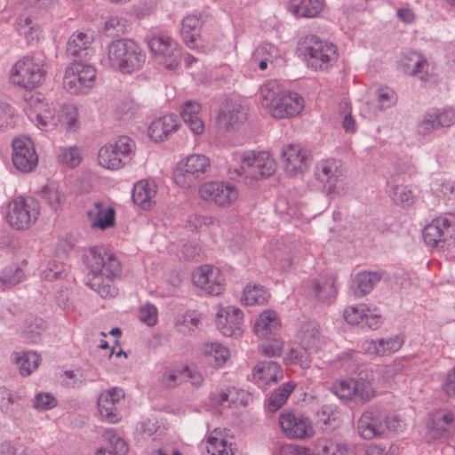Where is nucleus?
Returning <instances> with one entry per match:
<instances>
[{
    "instance_id": "obj_1",
    "label": "nucleus",
    "mask_w": 455,
    "mask_h": 455,
    "mask_svg": "<svg viewBox=\"0 0 455 455\" xmlns=\"http://www.w3.org/2000/svg\"><path fill=\"white\" fill-rule=\"evenodd\" d=\"M89 269L86 284L102 298H114L118 290L113 279L122 272L119 260L104 246L89 249L84 256Z\"/></svg>"
},
{
    "instance_id": "obj_2",
    "label": "nucleus",
    "mask_w": 455,
    "mask_h": 455,
    "mask_svg": "<svg viewBox=\"0 0 455 455\" xmlns=\"http://www.w3.org/2000/svg\"><path fill=\"white\" fill-rule=\"evenodd\" d=\"M108 49L110 66L123 74H132L140 69L145 63L146 55L133 40L113 41Z\"/></svg>"
},
{
    "instance_id": "obj_3",
    "label": "nucleus",
    "mask_w": 455,
    "mask_h": 455,
    "mask_svg": "<svg viewBox=\"0 0 455 455\" xmlns=\"http://www.w3.org/2000/svg\"><path fill=\"white\" fill-rule=\"evenodd\" d=\"M44 56L36 52L32 56H25L12 67L10 74L12 84L28 91L39 87L44 81Z\"/></svg>"
},
{
    "instance_id": "obj_4",
    "label": "nucleus",
    "mask_w": 455,
    "mask_h": 455,
    "mask_svg": "<svg viewBox=\"0 0 455 455\" xmlns=\"http://www.w3.org/2000/svg\"><path fill=\"white\" fill-rule=\"evenodd\" d=\"M39 203L33 197L19 196L7 205L6 220L17 230L30 228L38 219Z\"/></svg>"
},
{
    "instance_id": "obj_5",
    "label": "nucleus",
    "mask_w": 455,
    "mask_h": 455,
    "mask_svg": "<svg viewBox=\"0 0 455 455\" xmlns=\"http://www.w3.org/2000/svg\"><path fill=\"white\" fill-rule=\"evenodd\" d=\"M315 175L323 183V189L331 198L345 196L347 192L339 161L327 159L315 166Z\"/></svg>"
},
{
    "instance_id": "obj_6",
    "label": "nucleus",
    "mask_w": 455,
    "mask_h": 455,
    "mask_svg": "<svg viewBox=\"0 0 455 455\" xmlns=\"http://www.w3.org/2000/svg\"><path fill=\"white\" fill-rule=\"evenodd\" d=\"M134 142L127 136L119 137L114 144L102 147L98 154L99 164L109 170H118L128 164L133 154Z\"/></svg>"
},
{
    "instance_id": "obj_7",
    "label": "nucleus",
    "mask_w": 455,
    "mask_h": 455,
    "mask_svg": "<svg viewBox=\"0 0 455 455\" xmlns=\"http://www.w3.org/2000/svg\"><path fill=\"white\" fill-rule=\"evenodd\" d=\"M304 56L307 66L314 70L327 69L337 60L336 46L331 43L323 42L316 36L307 38Z\"/></svg>"
},
{
    "instance_id": "obj_8",
    "label": "nucleus",
    "mask_w": 455,
    "mask_h": 455,
    "mask_svg": "<svg viewBox=\"0 0 455 455\" xmlns=\"http://www.w3.org/2000/svg\"><path fill=\"white\" fill-rule=\"evenodd\" d=\"M95 77L92 66L75 60L66 68L63 85L71 94L84 93L93 86Z\"/></svg>"
},
{
    "instance_id": "obj_9",
    "label": "nucleus",
    "mask_w": 455,
    "mask_h": 455,
    "mask_svg": "<svg viewBox=\"0 0 455 455\" xmlns=\"http://www.w3.org/2000/svg\"><path fill=\"white\" fill-rule=\"evenodd\" d=\"M150 52L160 65L167 69H175L181 60L178 44L169 37L155 36L148 42Z\"/></svg>"
},
{
    "instance_id": "obj_10",
    "label": "nucleus",
    "mask_w": 455,
    "mask_h": 455,
    "mask_svg": "<svg viewBox=\"0 0 455 455\" xmlns=\"http://www.w3.org/2000/svg\"><path fill=\"white\" fill-rule=\"evenodd\" d=\"M12 163L21 172L28 173L38 164V156L34 143L28 137H18L12 140Z\"/></svg>"
},
{
    "instance_id": "obj_11",
    "label": "nucleus",
    "mask_w": 455,
    "mask_h": 455,
    "mask_svg": "<svg viewBox=\"0 0 455 455\" xmlns=\"http://www.w3.org/2000/svg\"><path fill=\"white\" fill-rule=\"evenodd\" d=\"M279 424L283 432L291 439H306L314 435V428L310 419L303 415L292 412L282 413Z\"/></svg>"
},
{
    "instance_id": "obj_12",
    "label": "nucleus",
    "mask_w": 455,
    "mask_h": 455,
    "mask_svg": "<svg viewBox=\"0 0 455 455\" xmlns=\"http://www.w3.org/2000/svg\"><path fill=\"white\" fill-rule=\"evenodd\" d=\"M202 199L214 202L219 206H229L238 198V191L233 185L223 182L204 183L199 190Z\"/></svg>"
},
{
    "instance_id": "obj_13",
    "label": "nucleus",
    "mask_w": 455,
    "mask_h": 455,
    "mask_svg": "<svg viewBox=\"0 0 455 455\" xmlns=\"http://www.w3.org/2000/svg\"><path fill=\"white\" fill-rule=\"evenodd\" d=\"M192 280L195 285L209 295L217 296L224 291V279L220 270L210 265H204L194 270Z\"/></svg>"
},
{
    "instance_id": "obj_14",
    "label": "nucleus",
    "mask_w": 455,
    "mask_h": 455,
    "mask_svg": "<svg viewBox=\"0 0 455 455\" xmlns=\"http://www.w3.org/2000/svg\"><path fill=\"white\" fill-rule=\"evenodd\" d=\"M243 314L238 307H221L216 315V325L224 336L238 338L243 333Z\"/></svg>"
},
{
    "instance_id": "obj_15",
    "label": "nucleus",
    "mask_w": 455,
    "mask_h": 455,
    "mask_svg": "<svg viewBox=\"0 0 455 455\" xmlns=\"http://www.w3.org/2000/svg\"><path fill=\"white\" fill-rule=\"evenodd\" d=\"M422 235L427 244L437 247L449 239L453 237L455 239V228L451 225L449 219L439 217L434 219L430 224L424 228Z\"/></svg>"
},
{
    "instance_id": "obj_16",
    "label": "nucleus",
    "mask_w": 455,
    "mask_h": 455,
    "mask_svg": "<svg viewBox=\"0 0 455 455\" xmlns=\"http://www.w3.org/2000/svg\"><path fill=\"white\" fill-rule=\"evenodd\" d=\"M281 156L284 171L289 175L296 176L307 169V155L299 145H286L283 147Z\"/></svg>"
},
{
    "instance_id": "obj_17",
    "label": "nucleus",
    "mask_w": 455,
    "mask_h": 455,
    "mask_svg": "<svg viewBox=\"0 0 455 455\" xmlns=\"http://www.w3.org/2000/svg\"><path fill=\"white\" fill-rule=\"evenodd\" d=\"M245 108L239 103L226 100L220 107L217 117V124L220 128L229 132L246 120Z\"/></svg>"
},
{
    "instance_id": "obj_18",
    "label": "nucleus",
    "mask_w": 455,
    "mask_h": 455,
    "mask_svg": "<svg viewBox=\"0 0 455 455\" xmlns=\"http://www.w3.org/2000/svg\"><path fill=\"white\" fill-rule=\"evenodd\" d=\"M304 107V100L296 92H284L271 108L270 114L275 119L291 118L298 115Z\"/></svg>"
},
{
    "instance_id": "obj_19",
    "label": "nucleus",
    "mask_w": 455,
    "mask_h": 455,
    "mask_svg": "<svg viewBox=\"0 0 455 455\" xmlns=\"http://www.w3.org/2000/svg\"><path fill=\"white\" fill-rule=\"evenodd\" d=\"M124 397V392L120 387H112L100 395L98 398L99 411L108 422L116 423L119 420L116 405Z\"/></svg>"
},
{
    "instance_id": "obj_20",
    "label": "nucleus",
    "mask_w": 455,
    "mask_h": 455,
    "mask_svg": "<svg viewBox=\"0 0 455 455\" xmlns=\"http://www.w3.org/2000/svg\"><path fill=\"white\" fill-rule=\"evenodd\" d=\"M383 427V417L373 410L363 412L357 423L360 435L367 440L382 435Z\"/></svg>"
},
{
    "instance_id": "obj_21",
    "label": "nucleus",
    "mask_w": 455,
    "mask_h": 455,
    "mask_svg": "<svg viewBox=\"0 0 455 455\" xmlns=\"http://www.w3.org/2000/svg\"><path fill=\"white\" fill-rule=\"evenodd\" d=\"M204 21L202 14L199 16L189 14L182 20L180 35L183 42L189 48L198 46V42L201 41V26Z\"/></svg>"
},
{
    "instance_id": "obj_22",
    "label": "nucleus",
    "mask_w": 455,
    "mask_h": 455,
    "mask_svg": "<svg viewBox=\"0 0 455 455\" xmlns=\"http://www.w3.org/2000/svg\"><path fill=\"white\" fill-rule=\"evenodd\" d=\"M156 194V185L154 181L140 180L132 189V201L144 210H149L155 204L153 198Z\"/></svg>"
},
{
    "instance_id": "obj_23",
    "label": "nucleus",
    "mask_w": 455,
    "mask_h": 455,
    "mask_svg": "<svg viewBox=\"0 0 455 455\" xmlns=\"http://www.w3.org/2000/svg\"><path fill=\"white\" fill-rule=\"evenodd\" d=\"M281 327L280 320L273 310L263 311L254 323V331L260 338H267L270 335L275 336Z\"/></svg>"
},
{
    "instance_id": "obj_24",
    "label": "nucleus",
    "mask_w": 455,
    "mask_h": 455,
    "mask_svg": "<svg viewBox=\"0 0 455 455\" xmlns=\"http://www.w3.org/2000/svg\"><path fill=\"white\" fill-rule=\"evenodd\" d=\"M383 276L382 272L379 271H363L358 273L353 281L355 285L354 295L355 297H363L370 293L375 284L379 283Z\"/></svg>"
},
{
    "instance_id": "obj_25",
    "label": "nucleus",
    "mask_w": 455,
    "mask_h": 455,
    "mask_svg": "<svg viewBox=\"0 0 455 455\" xmlns=\"http://www.w3.org/2000/svg\"><path fill=\"white\" fill-rule=\"evenodd\" d=\"M201 110V105L196 101H187L182 106L180 117L188 124L195 134H202L204 130V122L199 118L198 114Z\"/></svg>"
},
{
    "instance_id": "obj_26",
    "label": "nucleus",
    "mask_w": 455,
    "mask_h": 455,
    "mask_svg": "<svg viewBox=\"0 0 455 455\" xmlns=\"http://www.w3.org/2000/svg\"><path fill=\"white\" fill-rule=\"evenodd\" d=\"M402 344L403 341L398 337L371 339L366 341L364 349L371 355L386 356L399 350Z\"/></svg>"
},
{
    "instance_id": "obj_27",
    "label": "nucleus",
    "mask_w": 455,
    "mask_h": 455,
    "mask_svg": "<svg viewBox=\"0 0 455 455\" xmlns=\"http://www.w3.org/2000/svg\"><path fill=\"white\" fill-rule=\"evenodd\" d=\"M253 377L269 384L282 379L283 374L281 366L276 362L262 361L254 367Z\"/></svg>"
},
{
    "instance_id": "obj_28",
    "label": "nucleus",
    "mask_w": 455,
    "mask_h": 455,
    "mask_svg": "<svg viewBox=\"0 0 455 455\" xmlns=\"http://www.w3.org/2000/svg\"><path fill=\"white\" fill-rule=\"evenodd\" d=\"M324 0H291L290 10L297 17L314 18L323 9Z\"/></svg>"
},
{
    "instance_id": "obj_29",
    "label": "nucleus",
    "mask_w": 455,
    "mask_h": 455,
    "mask_svg": "<svg viewBox=\"0 0 455 455\" xmlns=\"http://www.w3.org/2000/svg\"><path fill=\"white\" fill-rule=\"evenodd\" d=\"M336 277L332 275H321L313 281L315 295L322 301H330L336 297Z\"/></svg>"
},
{
    "instance_id": "obj_30",
    "label": "nucleus",
    "mask_w": 455,
    "mask_h": 455,
    "mask_svg": "<svg viewBox=\"0 0 455 455\" xmlns=\"http://www.w3.org/2000/svg\"><path fill=\"white\" fill-rule=\"evenodd\" d=\"M209 168L210 161L204 155H191L187 157L184 164L185 173L196 180L204 179Z\"/></svg>"
},
{
    "instance_id": "obj_31",
    "label": "nucleus",
    "mask_w": 455,
    "mask_h": 455,
    "mask_svg": "<svg viewBox=\"0 0 455 455\" xmlns=\"http://www.w3.org/2000/svg\"><path fill=\"white\" fill-rule=\"evenodd\" d=\"M279 57L280 52L275 45L263 44L255 49L252 54V61L258 63L260 70H265L268 63L273 64Z\"/></svg>"
},
{
    "instance_id": "obj_32",
    "label": "nucleus",
    "mask_w": 455,
    "mask_h": 455,
    "mask_svg": "<svg viewBox=\"0 0 455 455\" xmlns=\"http://www.w3.org/2000/svg\"><path fill=\"white\" fill-rule=\"evenodd\" d=\"M87 214L90 218L96 216L92 226L100 229H107L115 224V210L111 207L104 209L102 203H95V212L88 211Z\"/></svg>"
},
{
    "instance_id": "obj_33",
    "label": "nucleus",
    "mask_w": 455,
    "mask_h": 455,
    "mask_svg": "<svg viewBox=\"0 0 455 455\" xmlns=\"http://www.w3.org/2000/svg\"><path fill=\"white\" fill-rule=\"evenodd\" d=\"M454 422V414L446 409L436 411L432 415L431 431L434 436H443Z\"/></svg>"
},
{
    "instance_id": "obj_34",
    "label": "nucleus",
    "mask_w": 455,
    "mask_h": 455,
    "mask_svg": "<svg viewBox=\"0 0 455 455\" xmlns=\"http://www.w3.org/2000/svg\"><path fill=\"white\" fill-rule=\"evenodd\" d=\"M295 385L291 382H286L275 388L266 402V406L269 411H276L287 401L290 395L292 393Z\"/></svg>"
},
{
    "instance_id": "obj_35",
    "label": "nucleus",
    "mask_w": 455,
    "mask_h": 455,
    "mask_svg": "<svg viewBox=\"0 0 455 455\" xmlns=\"http://www.w3.org/2000/svg\"><path fill=\"white\" fill-rule=\"evenodd\" d=\"M270 294L259 284L248 283L244 289L241 300L248 306L260 305L267 302Z\"/></svg>"
},
{
    "instance_id": "obj_36",
    "label": "nucleus",
    "mask_w": 455,
    "mask_h": 455,
    "mask_svg": "<svg viewBox=\"0 0 455 455\" xmlns=\"http://www.w3.org/2000/svg\"><path fill=\"white\" fill-rule=\"evenodd\" d=\"M92 42V37L84 32L73 34L67 45V53L68 55L78 57L83 52L87 55V51Z\"/></svg>"
},
{
    "instance_id": "obj_37",
    "label": "nucleus",
    "mask_w": 455,
    "mask_h": 455,
    "mask_svg": "<svg viewBox=\"0 0 455 455\" xmlns=\"http://www.w3.org/2000/svg\"><path fill=\"white\" fill-rule=\"evenodd\" d=\"M284 92L281 91L279 84L275 81H267L259 89L261 105L267 108L270 111L271 108H274L278 100L281 99V95Z\"/></svg>"
},
{
    "instance_id": "obj_38",
    "label": "nucleus",
    "mask_w": 455,
    "mask_h": 455,
    "mask_svg": "<svg viewBox=\"0 0 455 455\" xmlns=\"http://www.w3.org/2000/svg\"><path fill=\"white\" fill-rule=\"evenodd\" d=\"M320 331L316 324L313 323H306L301 326L300 343L305 350L316 351L321 343Z\"/></svg>"
},
{
    "instance_id": "obj_39",
    "label": "nucleus",
    "mask_w": 455,
    "mask_h": 455,
    "mask_svg": "<svg viewBox=\"0 0 455 455\" xmlns=\"http://www.w3.org/2000/svg\"><path fill=\"white\" fill-rule=\"evenodd\" d=\"M46 328L45 322L39 317H33L26 320L22 338L27 343H36L40 339L41 333Z\"/></svg>"
},
{
    "instance_id": "obj_40",
    "label": "nucleus",
    "mask_w": 455,
    "mask_h": 455,
    "mask_svg": "<svg viewBox=\"0 0 455 455\" xmlns=\"http://www.w3.org/2000/svg\"><path fill=\"white\" fill-rule=\"evenodd\" d=\"M13 355L14 362L18 365L20 373L22 376L30 375L37 369L40 363V356L35 352L24 353L22 355H19L18 353H13Z\"/></svg>"
},
{
    "instance_id": "obj_41",
    "label": "nucleus",
    "mask_w": 455,
    "mask_h": 455,
    "mask_svg": "<svg viewBox=\"0 0 455 455\" xmlns=\"http://www.w3.org/2000/svg\"><path fill=\"white\" fill-rule=\"evenodd\" d=\"M275 172V163L266 152L259 153L258 164L256 170H252L251 175L256 179H266L270 177Z\"/></svg>"
},
{
    "instance_id": "obj_42",
    "label": "nucleus",
    "mask_w": 455,
    "mask_h": 455,
    "mask_svg": "<svg viewBox=\"0 0 455 455\" xmlns=\"http://www.w3.org/2000/svg\"><path fill=\"white\" fill-rule=\"evenodd\" d=\"M402 67L404 73L411 76L421 74L426 68H428L427 60L416 52L403 58Z\"/></svg>"
},
{
    "instance_id": "obj_43",
    "label": "nucleus",
    "mask_w": 455,
    "mask_h": 455,
    "mask_svg": "<svg viewBox=\"0 0 455 455\" xmlns=\"http://www.w3.org/2000/svg\"><path fill=\"white\" fill-rule=\"evenodd\" d=\"M354 387L355 397L363 403L370 401L375 395V392L371 381L368 379L367 374L363 377L362 373H360L358 378L354 379Z\"/></svg>"
},
{
    "instance_id": "obj_44",
    "label": "nucleus",
    "mask_w": 455,
    "mask_h": 455,
    "mask_svg": "<svg viewBox=\"0 0 455 455\" xmlns=\"http://www.w3.org/2000/svg\"><path fill=\"white\" fill-rule=\"evenodd\" d=\"M390 196L395 204L403 206H410L414 202L412 191L407 186L402 184L392 185Z\"/></svg>"
},
{
    "instance_id": "obj_45",
    "label": "nucleus",
    "mask_w": 455,
    "mask_h": 455,
    "mask_svg": "<svg viewBox=\"0 0 455 455\" xmlns=\"http://www.w3.org/2000/svg\"><path fill=\"white\" fill-rule=\"evenodd\" d=\"M203 353L206 356L212 358L216 366H222L229 357L228 349L216 343L205 344Z\"/></svg>"
},
{
    "instance_id": "obj_46",
    "label": "nucleus",
    "mask_w": 455,
    "mask_h": 455,
    "mask_svg": "<svg viewBox=\"0 0 455 455\" xmlns=\"http://www.w3.org/2000/svg\"><path fill=\"white\" fill-rule=\"evenodd\" d=\"M24 271L17 266L6 267L0 276V283L5 287H12L24 278Z\"/></svg>"
},
{
    "instance_id": "obj_47",
    "label": "nucleus",
    "mask_w": 455,
    "mask_h": 455,
    "mask_svg": "<svg viewBox=\"0 0 455 455\" xmlns=\"http://www.w3.org/2000/svg\"><path fill=\"white\" fill-rule=\"evenodd\" d=\"M354 388V379H349L334 383L331 391L340 399L351 400L355 397Z\"/></svg>"
},
{
    "instance_id": "obj_48",
    "label": "nucleus",
    "mask_w": 455,
    "mask_h": 455,
    "mask_svg": "<svg viewBox=\"0 0 455 455\" xmlns=\"http://www.w3.org/2000/svg\"><path fill=\"white\" fill-rule=\"evenodd\" d=\"M41 276L43 279L50 282L63 279L66 276L65 266L61 262L52 260L42 272Z\"/></svg>"
},
{
    "instance_id": "obj_49",
    "label": "nucleus",
    "mask_w": 455,
    "mask_h": 455,
    "mask_svg": "<svg viewBox=\"0 0 455 455\" xmlns=\"http://www.w3.org/2000/svg\"><path fill=\"white\" fill-rule=\"evenodd\" d=\"M366 311H370V309L366 308L364 305L351 306L345 309L344 318L349 324H359L363 321Z\"/></svg>"
},
{
    "instance_id": "obj_50",
    "label": "nucleus",
    "mask_w": 455,
    "mask_h": 455,
    "mask_svg": "<svg viewBox=\"0 0 455 455\" xmlns=\"http://www.w3.org/2000/svg\"><path fill=\"white\" fill-rule=\"evenodd\" d=\"M267 340L262 344V353L268 357L280 356L283 349V341L281 339L267 337Z\"/></svg>"
},
{
    "instance_id": "obj_51",
    "label": "nucleus",
    "mask_w": 455,
    "mask_h": 455,
    "mask_svg": "<svg viewBox=\"0 0 455 455\" xmlns=\"http://www.w3.org/2000/svg\"><path fill=\"white\" fill-rule=\"evenodd\" d=\"M127 20L123 18L111 17L105 23V31L112 36L124 35L127 31Z\"/></svg>"
},
{
    "instance_id": "obj_52",
    "label": "nucleus",
    "mask_w": 455,
    "mask_h": 455,
    "mask_svg": "<svg viewBox=\"0 0 455 455\" xmlns=\"http://www.w3.org/2000/svg\"><path fill=\"white\" fill-rule=\"evenodd\" d=\"M286 364H299L302 368L307 369L310 366V360L307 350L299 351L294 348L290 349L284 358Z\"/></svg>"
},
{
    "instance_id": "obj_53",
    "label": "nucleus",
    "mask_w": 455,
    "mask_h": 455,
    "mask_svg": "<svg viewBox=\"0 0 455 455\" xmlns=\"http://www.w3.org/2000/svg\"><path fill=\"white\" fill-rule=\"evenodd\" d=\"M139 110V106L132 100H123L116 109V116L119 119H131Z\"/></svg>"
},
{
    "instance_id": "obj_54",
    "label": "nucleus",
    "mask_w": 455,
    "mask_h": 455,
    "mask_svg": "<svg viewBox=\"0 0 455 455\" xmlns=\"http://www.w3.org/2000/svg\"><path fill=\"white\" fill-rule=\"evenodd\" d=\"M339 113L343 116L342 126L347 132H354L356 129V123L351 114V105L347 101L339 104Z\"/></svg>"
},
{
    "instance_id": "obj_55",
    "label": "nucleus",
    "mask_w": 455,
    "mask_h": 455,
    "mask_svg": "<svg viewBox=\"0 0 455 455\" xmlns=\"http://www.w3.org/2000/svg\"><path fill=\"white\" fill-rule=\"evenodd\" d=\"M379 108L386 109L395 104L397 96L395 92L388 87H381L377 91Z\"/></svg>"
},
{
    "instance_id": "obj_56",
    "label": "nucleus",
    "mask_w": 455,
    "mask_h": 455,
    "mask_svg": "<svg viewBox=\"0 0 455 455\" xmlns=\"http://www.w3.org/2000/svg\"><path fill=\"white\" fill-rule=\"evenodd\" d=\"M139 319L148 326H154L157 322V309L154 305L147 304L140 307Z\"/></svg>"
},
{
    "instance_id": "obj_57",
    "label": "nucleus",
    "mask_w": 455,
    "mask_h": 455,
    "mask_svg": "<svg viewBox=\"0 0 455 455\" xmlns=\"http://www.w3.org/2000/svg\"><path fill=\"white\" fill-rule=\"evenodd\" d=\"M148 132L149 138L156 142L164 141V140H167V137L164 130V124H162V121L160 118L151 123V124L148 127Z\"/></svg>"
},
{
    "instance_id": "obj_58",
    "label": "nucleus",
    "mask_w": 455,
    "mask_h": 455,
    "mask_svg": "<svg viewBox=\"0 0 455 455\" xmlns=\"http://www.w3.org/2000/svg\"><path fill=\"white\" fill-rule=\"evenodd\" d=\"M56 399L50 394H38L34 401V407L38 410H49L55 407Z\"/></svg>"
},
{
    "instance_id": "obj_59",
    "label": "nucleus",
    "mask_w": 455,
    "mask_h": 455,
    "mask_svg": "<svg viewBox=\"0 0 455 455\" xmlns=\"http://www.w3.org/2000/svg\"><path fill=\"white\" fill-rule=\"evenodd\" d=\"M160 119L162 124H164V130L167 138L170 133L176 132L180 126L179 116L174 114L165 115L160 117Z\"/></svg>"
},
{
    "instance_id": "obj_60",
    "label": "nucleus",
    "mask_w": 455,
    "mask_h": 455,
    "mask_svg": "<svg viewBox=\"0 0 455 455\" xmlns=\"http://www.w3.org/2000/svg\"><path fill=\"white\" fill-rule=\"evenodd\" d=\"M111 444V452L113 455H126L129 451L128 444L121 437H117L115 435L109 438Z\"/></svg>"
},
{
    "instance_id": "obj_61",
    "label": "nucleus",
    "mask_w": 455,
    "mask_h": 455,
    "mask_svg": "<svg viewBox=\"0 0 455 455\" xmlns=\"http://www.w3.org/2000/svg\"><path fill=\"white\" fill-rule=\"evenodd\" d=\"M61 160L71 167H76L81 161L78 151L75 148H65L61 155H60Z\"/></svg>"
},
{
    "instance_id": "obj_62",
    "label": "nucleus",
    "mask_w": 455,
    "mask_h": 455,
    "mask_svg": "<svg viewBox=\"0 0 455 455\" xmlns=\"http://www.w3.org/2000/svg\"><path fill=\"white\" fill-rule=\"evenodd\" d=\"M434 116L438 127H449L455 122V112L453 109H444Z\"/></svg>"
},
{
    "instance_id": "obj_63",
    "label": "nucleus",
    "mask_w": 455,
    "mask_h": 455,
    "mask_svg": "<svg viewBox=\"0 0 455 455\" xmlns=\"http://www.w3.org/2000/svg\"><path fill=\"white\" fill-rule=\"evenodd\" d=\"M208 443L210 444V447L207 448L209 453H212V455H223L226 449V442L224 440L210 436L208 437Z\"/></svg>"
},
{
    "instance_id": "obj_64",
    "label": "nucleus",
    "mask_w": 455,
    "mask_h": 455,
    "mask_svg": "<svg viewBox=\"0 0 455 455\" xmlns=\"http://www.w3.org/2000/svg\"><path fill=\"white\" fill-rule=\"evenodd\" d=\"M443 388L448 396L455 397V367L448 372Z\"/></svg>"
}]
</instances>
